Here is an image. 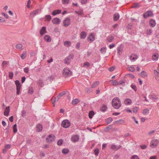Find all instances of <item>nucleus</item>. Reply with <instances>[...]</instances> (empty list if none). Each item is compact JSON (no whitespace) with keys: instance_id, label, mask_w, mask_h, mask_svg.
<instances>
[{"instance_id":"obj_17","label":"nucleus","mask_w":159,"mask_h":159,"mask_svg":"<svg viewBox=\"0 0 159 159\" xmlns=\"http://www.w3.org/2000/svg\"><path fill=\"white\" fill-rule=\"evenodd\" d=\"M86 35L87 34L84 31L82 32L80 34V37L81 39H85L86 38Z\"/></svg>"},{"instance_id":"obj_33","label":"nucleus","mask_w":159,"mask_h":159,"mask_svg":"<svg viewBox=\"0 0 159 159\" xmlns=\"http://www.w3.org/2000/svg\"><path fill=\"white\" fill-rule=\"evenodd\" d=\"M15 47L17 49L22 50L23 45L21 44H17L16 45Z\"/></svg>"},{"instance_id":"obj_12","label":"nucleus","mask_w":159,"mask_h":159,"mask_svg":"<svg viewBox=\"0 0 159 159\" xmlns=\"http://www.w3.org/2000/svg\"><path fill=\"white\" fill-rule=\"evenodd\" d=\"M79 137L78 135H73L71 139V141L73 142H76L79 141Z\"/></svg>"},{"instance_id":"obj_46","label":"nucleus","mask_w":159,"mask_h":159,"mask_svg":"<svg viewBox=\"0 0 159 159\" xmlns=\"http://www.w3.org/2000/svg\"><path fill=\"white\" fill-rule=\"evenodd\" d=\"M112 128V126L111 125H109L108 126L106 127L105 129V131L107 132L109 130H111Z\"/></svg>"},{"instance_id":"obj_42","label":"nucleus","mask_w":159,"mask_h":159,"mask_svg":"<svg viewBox=\"0 0 159 159\" xmlns=\"http://www.w3.org/2000/svg\"><path fill=\"white\" fill-rule=\"evenodd\" d=\"M113 39L114 38L112 36H109L107 37V39L108 42H111L112 41Z\"/></svg>"},{"instance_id":"obj_37","label":"nucleus","mask_w":159,"mask_h":159,"mask_svg":"<svg viewBox=\"0 0 159 159\" xmlns=\"http://www.w3.org/2000/svg\"><path fill=\"white\" fill-rule=\"evenodd\" d=\"M143 115H146L149 113V110L148 109H146L143 110Z\"/></svg>"},{"instance_id":"obj_63","label":"nucleus","mask_w":159,"mask_h":159,"mask_svg":"<svg viewBox=\"0 0 159 159\" xmlns=\"http://www.w3.org/2000/svg\"><path fill=\"white\" fill-rule=\"evenodd\" d=\"M5 19L4 18L0 17V22H5Z\"/></svg>"},{"instance_id":"obj_41","label":"nucleus","mask_w":159,"mask_h":159,"mask_svg":"<svg viewBox=\"0 0 159 159\" xmlns=\"http://www.w3.org/2000/svg\"><path fill=\"white\" fill-rule=\"evenodd\" d=\"M62 152L63 153L66 154L69 152V150L68 149L65 148L62 149Z\"/></svg>"},{"instance_id":"obj_60","label":"nucleus","mask_w":159,"mask_h":159,"mask_svg":"<svg viewBox=\"0 0 159 159\" xmlns=\"http://www.w3.org/2000/svg\"><path fill=\"white\" fill-rule=\"evenodd\" d=\"M90 66V64L88 62H85L83 65V66L84 67L85 66H87V67H89Z\"/></svg>"},{"instance_id":"obj_57","label":"nucleus","mask_w":159,"mask_h":159,"mask_svg":"<svg viewBox=\"0 0 159 159\" xmlns=\"http://www.w3.org/2000/svg\"><path fill=\"white\" fill-rule=\"evenodd\" d=\"M131 159H139V158L138 156L134 155L132 156Z\"/></svg>"},{"instance_id":"obj_58","label":"nucleus","mask_w":159,"mask_h":159,"mask_svg":"<svg viewBox=\"0 0 159 159\" xmlns=\"http://www.w3.org/2000/svg\"><path fill=\"white\" fill-rule=\"evenodd\" d=\"M13 75V74L12 72H9V76L10 79H12Z\"/></svg>"},{"instance_id":"obj_54","label":"nucleus","mask_w":159,"mask_h":159,"mask_svg":"<svg viewBox=\"0 0 159 159\" xmlns=\"http://www.w3.org/2000/svg\"><path fill=\"white\" fill-rule=\"evenodd\" d=\"M85 91L88 93H90L92 92L91 88H86L85 89Z\"/></svg>"},{"instance_id":"obj_1","label":"nucleus","mask_w":159,"mask_h":159,"mask_svg":"<svg viewBox=\"0 0 159 159\" xmlns=\"http://www.w3.org/2000/svg\"><path fill=\"white\" fill-rule=\"evenodd\" d=\"M111 103L112 106L115 109H118L121 106L120 100L117 97L114 98L112 100Z\"/></svg>"},{"instance_id":"obj_55","label":"nucleus","mask_w":159,"mask_h":159,"mask_svg":"<svg viewBox=\"0 0 159 159\" xmlns=\"http://www.w3.org/2000/svg\"><path fill=\"white\" fill-rule=\"evenodd\" d=\"M69 2V0H62V2L63 4H68Z\"/></svg>"},{"instance_id":"obj_56","label":"nucleus","mask_w":159,"mask_h":159,"mask_svg":"<svg viewBox=\"0 0 159 159\" xmlns=\"http://www.w3.org/2000/svg\"><path fill=\"white\" fill-rule=\"evenodd\" d=\"M24 72L26 73H28L29 71V68L28 67H26L24 68Z\"/></svg>"},{"instance_id":"obj_29","label":"nucleus","mask_w":159,"mask_h":159,"mask_svg":"<svg viewBox=\"0 0 159 159\" xmlns=\"http://www.w3.org/2000/svg\"><path fill=\"white\" fill-rule=\"evenodd\" d=\"M79 102H80V100L77 98H75L72 101L71 103L73 105H75L77 104Z\"/></svg>"},{"instance_id":"obj_13","label":"nucleus","mask_w":159,"mask_h":159,"mask_svg":"<svg viewBox=\"0 0 159 159\" xmlns=\"http://www.w3.org/2000/svg\"><path fill=\"white\" fill-rule=\"evenodd\" d=\"M10 112V107L8 106L7 107L4 112V116H7L9 115Z\"/></svg>"},{"instance_id":"obj_5","label":"nucleus","mask_w":159,"mask_h":159,"mask_svg":"<svg viewBox=\"0 0 159 159\" xmlns=\"http://www.w3.org/2000/svg\"><path fill=\"white\" fill-rule=\"evenodd\" d=\"M153 16L152 12L150 10L148 11L143 14V16L144 18H147L148 17L152 16Z\"/></svg>"},{"instance_id":"obj_35","label":"nucleus","mask_w":159,"mask_h":159,"mask_svg":"<svg viewBox=\"0 0 159 159\" xmlns=\"http://www.w3.org/2000/svg\"><path fill=\"white\" fill-rule=\"evenodd\" d=\"M64 44L66 47H69L71 45V42L70 41H65L64 42Z\"/></svg>"},{"instance_id":"obj_4","label":"nucleus","mask_w":159,"mask_h":159,"mask_svg":"<svg viewBox=\"0 0 159 159\" xmlns=\"http://www.w3.org/2000/svg\"><path fill=\"white\" fill-rule=\"evenodd\" d=\"M15 83L16 87V94L19 95L21 88V84L19 81L17 80L15 81Z\"/></svg>"},{"instance_id":"obj_47","label":"nucleus","mask_w":159,"mask_h":159,"mask_svg":"<svg viewBox=\"0 0 159 159\" xmlns=\"http://www.w3.org/2000/svg\"><path fill=\"white\" fill-rule=\"evenodd\" d=\"M111 148L112 150H117V146L114 144L111 145Z\"/></svg>"},{"instance_id":"obj_22","label":"nucleus","mask_w":159,"mask_h":159,"mask_svg":"<svg viewBox=\"0 0 159 159\" xmlns=\"http://www.w3.org/2000/svg\"><path fill=\"white\" fill-rule=\"evenodd\" d=\"M120 15L118 13L115 14L113 16L114 20L115 21H117L119 18Z\"/></svg>"},{"instance_id":"obj_23","label":"nucleus","mask_w":159,"mask_h":159,"mask_svg":"<svg viewBox=\"0 0 159 159\" xmlns=\"http://www.w3.org/2000/svg\"><path fill=\"white\" fill-rule=\"evenodd\" d=\"M99 84V81H96L93 82L91 87V88H94L96 87Z\"/></svg>"},{"instance_id":"obj_25","label":"nucleus","mask_w":159,"mask_h":159,"mask_svg":"<svg viewBox=\"0 0 159 159\" xmlns=\"http://www.w3.org/2000/svg\"><path fill=\"white\" fill-rule=\"evenodd\" d=\"M46 32V27H43L40 30V33L41 35H43Z\"/></svg>"},{"instance_id":"obj_19","label":"nucleus","mask_w":159,"mask_h":159,"mask_svg":"<svg viewBox=\"0 0 159 159\" xmlns=\"http://www.w3.org/2000/svg\"><path fill=\"white\" fill-rule=\"evenodd\" d=\"M124 102L125 104V105H129L131 104L132 101L130 99L127 98L125 100Z\"/></svg>"},{"instance_id":"obj_45","label":"nucleus","mask_w":159,"mask_h":159,"mask_svg":"<svg viewBox=\"0 0 159 159\" xmlns=\"http://www.w3.org/2000/svg\"><path fill=\"white\" fill-rule=\"evenodd\" d=\"M107 48L106 47H103L101 48V51L103 54H104L106 52Z\"/></svg>"},{"instance_id":"obj_36","label":"nucleus","mask_w":159,"mask_h":159,"mask_svg":"<svg viewBox=\"0 0 159 159\" xmlns=\"http://www.w3.org/2000/svg\"><path fill=\"white\" fill-rule=\"evenodd\" d=\"M113 120L112 118L109 117L106 120V122L107 123V124H110L111 123L112 121Z\"/></svg>"},{"instance_id":"obj_8","label":"nucleus","mask_w":159,"mask_h":159,"mask_svg":"<svg viewBox=\"0 0 159 159\" xmlns=\"http://www.w3.org/2000/svg\"><path fill=\"white\" fill-rule=\"evenodd\" d=\"M159 143V141L158 139H155L152 141L150 143V145L152 148H154L157 147Z\"/></svg>"},{"instance_id":"obj_27","label":"nucleus","mask_w":159,"mask_h":159,"mask_svg":"<svg viewBox=\"0 0 159 159\" xmlns=\"http://www.w3.org/2000/svg\"><path fill=\"white\" fill-rule=\"evenodd\" d=\"M27 55V52L25 51H23L20 55V57L22 60L25 58Z\"/></svg>"},{"instance_id":"obj_20","label":"nucleus","mask_w":159,"mask_h":159,"mask_svg":"<svg viewBox=\"0 0 159 159\" xmlns=\"http://www.w3.org/2000/svg\"><path fill=\"white\" fill-rule=\"evenodd\" d=\"M36 128L37 131L39 132H40L42 130L43 128L42 125L39 124L37 125Z\"/></svg>"},{"instance_id":"obj_64","label":"nucleus","mask_w":159,"mask_h":159,"mask_svg":"<svg viewBox=\"0 0 159 159\" xmlns=\"http://www.w3.org/2000/svg\"><path fill=\"white\" fill-rule=\"evenodd\" d=\"M108 70L109 71H112L115 70V67L114 66H112L109 68Z\"/></svg>"},{"instance_id":"obj_30","label":"nucleus","mask_w":159,"mask_h":159,"mask_svg":"<svg viewBox=\"0 0 159 159\" xmlns=\"http://www.w3.org/2000/svg\"><path fill=\"white\" fill-rule=\"evenodd\" d=\"M39 11V9H37L36 10L34 11L31 12L30 13V15L31 16H33L35 15L36 14L38 13Z\"/></svg>"},{"instance_id":"obj_14","label":"nucleus","mask_w":159,"mask_h":159,"mask_svg":"<svg viewBox=\"0 0 159 159\" xmlns=\"http://www.w3.org/2000/svg\"><path fill=\"white\" fill-rule=\"evenodd\" d=\"M138 58L137 55L133 54L130 57V59L132 61H134L137 59Z\"/></svg>"},{"instance_id":"obj_40","label":"nucleus","mask_w":159,"mask_h":159,"mask_svg":"<svg viewBox=\"0 0 159 159\" xmlns=\"http://www.w3.org/2000/svg\"><path fill=\"white\" fill-rule=\"evenodd\" d=\"M75 12L79 15H82L83 14V10L80 9V11H75Z\"/></svg>"},{"instance_id":"obj_6","label":"nucleus","mask_w":159,"mask_h":159,"mask_svg":"<svg viewBox=\"0 0 159 159\" xmlns=\"http://www.w3.org/2000/svg\"><path fill=\"white\" fill-rule=\"evenodd\" d=\"M55 137L53 134L49 135L46 139L47 142L51 143L55 140Z\"/></svg>"},{"instance_id":"obj_61","label":"nucleus","mask_w":159,"mask_h":159,"mask_svg":"<svg viewBox=\"0 0 159 159\" xmlns=\"http://www.w3.org/2000/svg\"><path fill=\"white\" fill-rule=\"evenodd\" d=\"M138 108L137 107H135L133 108V112L134 113H136L138 111Z\"/></svg>"},{"instance_id":"obj_2","label":"nucleus","mask_w":159,"mask_h":159,"mask_svg":"<svg viewBox=\"0 0 159 159\" xmlns=\"http://www.w3.org/2000/svg\"><path fill=\"white\" fill-rule=\"evenodd\" d=\"M63 76L65 78L70 77L72 75V72L70 69L67 68H65L63 70Z\"/></svg>"},{"instance_id":"obj_9","label":"nucleus","mask_w":159,"mask_h":159,"mask_svg":"<svg viewBox=\"0 0 159 159\" xmlns=\"http://www.w3.org/2000/svg\"><path fill=\"white\" fill-rule=\"evenodd\" d=\"M64 25L65 27L68 26L70 24V19L69 18H67L63 21Z\"/></svg>"},{"instance_id":"obj_32","label":"nucleus","mask_w":159,"mask_h":159,"mask_svg":"<svg viewBox=\"0 0 159 159\" xmlns=\"http://www.w3.org/2000/svg\"><path fill=\"white\" fill-rule=\"evenodd\" d=\"M45 21H50L52 19V17L50 15H46L45 16Z\"/></svg>"},{"instance_id":"obj_31","label":"nucleus","mask_w":159,"mask_h":159,"mask_svg":"<svg viewBox=\"0 0 159 159\" xmlns=\"http://www.w3.org/2000/svg\"><path fill=\"white\" fill-rule=\"evenodd\" d=\"M95 114L94 112L93 111H89V117L90 119H92L93 116Z\"/></svg>"},{"instance_id":"obj_28","label":"nucleus","mask_w":159,"mask_h":159,"mask_svg":"<svg viewBox=\"0 0 159 159\" xmlns=\"http://www.w3.org/2000/svg\"><path fill=\"white\" fill-rule=\"evenodd\" d=\"M107 109V106L104 104H103L102 106L100 108V110L102 112H104Z\"/></svg>"},{"instance_id":"obj_62","label":"nucleus","mask_w":159,"mask_h":159,"mask_svg":"<svg viewBox=\"0 0 159 159\" xmlns=\"http://www.w3.org/2000/svg\"><path fill=\"white\" fill-rule=\"evenodd\" d=\"M11 146L10 144H7L5 145V148L7 150V149L10 148H11Z\"/></svg>"},{"instance_id":"obj_44","label":"nucleus","mask_w":159,"mask_h":159,"mask_svg":"<svg viewBox=\"0 0 159 159\" xmlns=\"http://www.w3.org/2000/svg\"><path fill=\"white\" fill-rule=\"evenodd\" d=\"M13 131L14 133H16L17 132V125L16 124L14 125L13 126Z\"/></svg>"},{"instance_id":"obj_52","label":"nucleus","mask_w":159,"mask_h":159,"mask_svg":"<svg viewBox=\"0 0 159 159\" xmlns=\"http://www.w3.org/2000/svg\"><path fill=\"white\" fill-rule=\"evenodd\" d=\"M139 7V5L137 3H135L133 4L131 6L132 8H136Z\"/></svg>"},{"instance_id":"obj_38","label":"nucleus","mask_w":159,"mask_h":159,"mask_svg":"<svg viewBox=\"0 0 159 159\" xmlns=\"http://www.w3.org/2000/svg\"><path fill=\"white\" fill-rule=\"evenodd\" d=\"M100 152L99 149L98 148H97L94 150V153L96 156H98Z\"/></svg>"},{"instance_id":"obj_21","label":"nucleus","mask_w":159,"mask_h":159,"mask_svg":"<svg viewBox=\"0 0 159 159\" xmlns=\"http://www.w3.org/2000/svg\"><path fill=\"white\" fill-rule=\"evenodd\" d=\"M33 88L32 87H29L28 89V93L29 94H32L34 93Z\"/></svg>"},{"instance_id":"obj_26","label":"nucleus","mask_w":159,"mask_h":159,"mask_svg":"<svg viewBox=\"0 0 159 159\" xmlns=\"http://www.w3.org/2000/svg\"><path fill=\"white\" fill-rule=\"evenodd\" d=\"M61 11L60 10H54L52 12V14L53 16H55V15L60 14L61 12Z\"/></svg>"},{"instance_id":"obj_39","label":"nucleus","mask_w":159,"mask_h":159,"mask_svg":"<svg viewBox=\"0 0 159 159\" xmlns=\"http://www.w3.org/2000/svg\"><path fill=\"white\" fill-rule=\"evenodd\" d=\"M141 75L143 77H145L148 75L147 73L145 71H142L140 73Z\"/></svg>"},{"instance_id":"obj_24","label":"nucleus","mask_w":159,"mask_h":159,"mask_svg":"<svg viewBox=\"0 0 159 159\" xmlns=\"http://www.w3.org/2000/svg\"><path fill=\"white\" fill-rule=\"evenodd\" d=\"M158 54L155 53L152 56V60L153 61H157L158 59Z\"/></svg>"},{"instance_id":"obj_50","label":"nucleus","mask_w":159,"mask_h":159,"mask_svg":"<svg viewBox=\"0 0 159 159\" xmlns=\"http://www.w3.org/2000/svg\"><path fill=\"white\" fill-rule=\"evenodd\" d=\"M112 84L113 85H118V82L116 80H112Z\"/></svg>"},{"instance_id":"obj_18","label":"nucleus","mask_w":159,"mask_h":159,"mask_svg":"<svg viewBox=\"0 0 159 159\" xmlns=\"http://www.w3.org/2000/svg\"><path fill=\"white\" fill-rule=\"evenodd\" d=\"M44 39L45 41L48 42H50L51 41V38L48 35H45Z\"/></svg>"},{"instance_id":"obj_49","label":"nucleus","mask_w":159,"mask_h":159,"mask_svg":"<svg viewBox=\"0 0 159 159\" xmlns=\"http://www.w3.org/2000/svg\"><path fill=\"white\" fill-rule=\"evenodd\" d=\"M118 51L117 53L120 55L122 53L123 49L121 48L118 47L117 49Z\"/></svg>"},{"instance_id":"obj_51","label":"nucleus","mask_w":159,"mask_h":159,"mask_svg":"<svg viewBox=\"0 0 159 159\" xmlns=\"http://www.w3.org/2000/svg\"><path fill=\"white\" fill-rule=\"evenodd\" d=\"M152 29L150 30H147V34L148 35H151L152 32Z\"/></svg>"},{"instance_id":"obj_53","label":"nucleus","mask_w":159,"mask_h":159,"mask_svg":"<svg viewBox=\"0 0 159 159\" xmlns=\"http://www.w3.org/2000/svg\"><path fill=\"white\" fill-rule=\"evenodd\" d=\"M131 87L135 91H136L137 90V87L136 86L134 85H133V84H132L131 85Z\"/></svg>"},{"instance_id":"obj_59","label":"nucleus","mask_w":159,"mask_h":159,"mask_svg":"<svg viewBox=\"0 0 159 159\" xmlns=\"http://www.w3.org/2000/svg\"><path fill=\"white\" fill-rule=\"evenodd\" d=\"M63 143V141L62 140H59L57 143V144L59 145H61Z\"/></svg>"},{"instance_id":"obj_48","label":"nucleus","mask_w":159,"mask_h":159,"mask_svg":"<svg viewBox=\"0 0 159 159\" xmlns=\"http://www.w3.org/2000/svg\"><path fill=\"white\" fill-rule=\"evenodd\" d=\"M128 70L132 72H133L135 71V69L134 67L131 66L128 67Z\"/></svg>"},{"instance_id":"obj_7","label":"nucleus","mask_w":159,"mask_h":159,"mask_svg":"<svg viewBox=\"0 0 159 159\" xmlns=\"http://www.w3.org/2000/svg\"><path fill=\"white\" fill-rule=\"evenodd\" d=\"M73 54H70L65 59V63L66 64H69L71 60L73 59L74 57Z\"/></svg>"},{"instance_id":"obj_3","label":"nucleus","mask_w":159,"mask_h":159,"mask_svg":"<svg viewBox=\"0 0 159 159\" xmlns=\"http://www.w3.org/2000/svg\"><path fill=\"white\" fill-rule=\"evenodd\" d=\"M70 123L67 120H64L62 122L61 126L65 128H67L70 126Z\"/></svg>"},{"instance_id":"obj_43","label":"nucleus","mask_w":159,"mask_h":159,"mask_svg":"<svg viewBox=\"0 0 159 159\" xmlns=\"http://www.w3.org/2000/svg\"><path fill=\"white\" fill-rule=\"evenodd\" d=\"M9 64V61H3L2 64V66L3 67H4L5 66H7Z\"/></svg>"},{"instance_id":"obj_10","label":"nucleus","mask_w":159,"mask_h":159,"mask_svg":"<svg viewBox=\"0 0 159 159\" xmlns=\"http://www.w3.org/2000/svg\"><path fill=\"white\" fill-rule=\"evenodd\" d=\"M155 77L156 79L157 80H159V68H157V70H154Z\"/></svg>"},{"instance_id":"obj_16","label":"nucleus","mask_w":159,"mask_h":159,"mask_svg":"<svg viewBox=\"0 0 159 159\" xmlns=\"http://www.w3.org/2000/svg\"><path fill=\"white\" fill-rule=\"evenodd\" d=\"M149 25L151 27H154L156 25L155 20L153 19H151L149 21Z\"/></svg>"},{"instance_id":"obj_34","label":"nucleus","mask_w":159,"mask_h":159,"mask_svg":"<svg viewBox=\"0 0 159 159\" xmlns=\"http://www.w3.org/2000/svg\"><path fill=\"white\" fill-rule=\"evenodd\" d=\"M62 95V94L60 93L59 95H58L56 97H55L54 98L55 99L54 102H57L58 100V99L61 97Z\"/></svg>"},{"instance_id":"obj_15","label":"nucleus","mask_w":159,"mask_h":159,"mask_svg":"<svg viewBox=\"0 0 159 159\" xmlns=\"http://www.w3.org/2000/svg\"><path fill=\"white\" fill-rule=\"evenodd\" d=\"M95 37L93 34L91 33L89 36L88 39H89L91 42H93L95 39Z\"/></svg>"},{"instance_id":"obj_11","label":"nucleus","mask_w":159,"mask_h":159,"mask_svg":"<svg viewBox=\"0 0 159 159\" xmlns=\"http://www.w3.org/2000/svg\"><path fill=\"white\" fill-rule=\"evenodd\" d=\"M52 22L53 24H58L61 22V20L59 18L56 17L52 20Z\"/></svg>"}]
</instances>
